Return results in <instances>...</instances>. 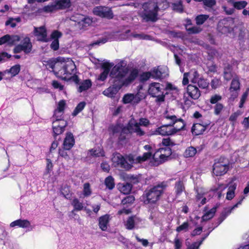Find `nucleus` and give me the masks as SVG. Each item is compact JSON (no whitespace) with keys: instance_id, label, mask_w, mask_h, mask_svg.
<instances>
[{"instance_id":"obj_1","label":"nucleus","mask_w":249,"mask_h":249,"mask_svg":"<svg viewBox=\"0 0 249 249\" xmlns=\"http://www.w3.org/2000/svg\"><path fill=\"white\" fill-rule=\"evenodd\" d=\"M127 73V70L121 64L115 65L112 69L110 75L112 77V86L106 89L103 94L108 97L112 98L118 92L121 88L126 83L124 76Z\"/></svg>"},{"instance_id":"obj_2","label":"nucleus","mask_w":249,"mask_h":249,"mask_svg":"<svg viewBox=\"0 0 249 249\" xmlns=\"http://www.w3.org/2000/svg\"><path fill=\"white\" fill-rule=\"evenodd\" d=\"M51 68L58 77L64 80H72L76 83L78 82V77L75 74L76 66L71 59H68L65 62H57Z\"/></svg>"},{"instance_id":"obj_3","label":"nucleus","mask_w":249,"mask_h":249,"mask_svg":"<svg viewBox=\"0 0 249 249\" xmlns=\"http://www.w3.org/2000/svg\"><path fill=\"white\" fill-rule=\"evenodd\" d=\"M142 9L139 15L143 20L146 22H155L158 20L159 11L157 5L152 0L144 3L142 5Z\"/></svg>"},{"instance_id":"obj_4","label":"nucleus","mask_w":249,"mask_h":249,"mask_svg":"<svg viewBox=\"0 0 249 249\" xmlns=\"http://www.w3.org/2000/svg\"><path fill=\"white\" fill-rule=\"evenodd\" d=\"M150 124L149 121L144 118H141L139 121L132 118L128 123L126 129L131 133H136L138 136L145 135V131L141 126L147 127Z\"/></svg>"},{"instance_id":"obj_5","label":"nucleus","mask_w":249,"mask_h":249,"mask_svg":"<svg viewBox=\"0 0 249 249\" xmlns=\"http://www.w3.org/2000/svg\"><path fill=\"white\" fill-rule=\"evenodd\" d=\"M166 187L165 183L162 182L145 191L144 195L148 203H155L160 198Z\"/></svg>"},{"instance_id":"obj_6","label":"nucleus","mask_w":249,"mask_h":249,"mask_svg":"<svg viewBox=\"0 0 249 249\" xmlns=\"http://www.w3.org/2000/svg\"><path fill=\"white\" fill-rule=\"evenodd\" d=\"M178 123L179 124V127L177 125L176 126L173 125L171 123L169 124L162 125L156 130L154 134L162 136L174 135L182 129L185 126L184 123L182 122L181 120H179Z\"/></svg>"},{"instance_id":"obj_7","label":"nucleus","mask_w":249,"mask_h":249,"mask_svg":"<svg viewBox=\"0 0 249 249\" xmlns=\"http://www.w3.org/2000/svg\"><path fill=\"white\" fill-rule=\"evenodd\" d=\"M164 87L160 83L153 82L149 84L148 93L153 97H156L158 102H163L164 100Z\"/></svg>"},{"instance_id":"obj_8","label":"nucleus","mask_w":249,"mask_h":249,"mask_svg":"<svg viewBox=\"0 0 249 249\" xmlns=\"http://www.w3.org/2000/svg\"><path fill=\"white\" fill-rule=\"evenodd\" d=\"M228 169V162L225 158L221 157L215 160L213 166V173L216 176L225 174L227 172Z\"/></svg>"},{"instance_id":"obj_9","label":"nucleus","mask_w":249,"mask_h":249,"mask_svg":"<svg viewBox=\"0 0 249 249\" xmlns=\"http://www.w3.org/2000/svg\"><path fill=\"white\" fill-rule=\"evenodd\" d=\"M233 27L234 20L232 18H225L219 22L217 30L223 34H227L233 31Z\"/></svg>"},{"instance_id":"obj_10","label":"nucleus","mask_w":249,"mask_h":249,"mask_svg":"<svg viewBox=\"0 0 249 249\" xmlns=\"http://www.w3.org/2000/svg\"><path fill=\"white\" fill-rule=\"evenodd\" d=\"M32 44L29 37H25L21 42V43L16 46L14 49L15 53H19L21 51H23L25 53H30L32 50Z\"/></svg>"},{"instance_id":"obj_11","label":"nucleus","mask_w":249,"mask_h":249,"mask_svg":"<svg viewBox=\"0 0 249 249\" xmlns=\"http://www.w3.org/2000/svg\"><path fill=\"white\" fill-rule=\"evenodd\" d=\"M94 15L102 18H112L113 13L110 8L105 6H97L93 9Z\"/></svg>"},{"instance_id":"obj_12","label":"nucleus","mask_w":249,"mask_h":249,"mask_svg":"<svg viewBox=\"0 0 249 249\" xmlns=\"http://www.w3.org/2000/svg\"><path fill=\"white\" fill-rule=\"evenodd\" d=\"M67 123L65 120H53L52 127L54 135L62 134L65 130Z\"/></svg>"},{"instance_id":"obj_13","label":"nucleus","mask_w":249,"mask_h":249,"mask_svg":"<svg viewBox=\"0 0 249 249\" xmlns=\"http://www.w3.org/2000/svg\"><path fill=\"white\" fill-rule=\"evenodd\" d=\"M112 161L115 166H120L127 170L131 168L130 164H128L124 158L119 153H116L113 155Z\"/></svg>"},{"instance_id":"obj_14","label":"nucleus","mask_w":249,"mask_h":249,"mask_svg":"<svg viewBox=\"0 0 249 249\" xmlns=\"http://www.w3.org/2000/svg\"><path fill=\"white\" fill-rule=\"evenodd\" d=\"M240 83L239 78L237 76L234 77L232 79L231 87L230 88V91L231 94V98L233 100L235 99L238 95V91L240 90Z\"/></svg>"},{"instance_id":"obj_15","label":"nucleus","mask_w":249,"mask_h":249,"mask_svg":"<svg viewBox=\"0 0 249 249\" xmlns=\"http://www.w3.org/2000/svg\"><path fill=\"white\" fill-rule=\"evenodd\" d=\"M191 82L193 83H197L198 87L202 89L208 87L209 83L206 79L199 77V74L196 71H194L192 74Z\"/></svg>"},{"instance_id":"obj_16","label":"nucleus","mask_w":249,"mask_h":249,"mask_svg":"<svg viewBox=\"0 0 249 249\" xmlns=\"http://www.w3.org/2000/svg\"><path fill=\"white\" fill-rule=\"evenodd\" d=\"M210 124L209 121L196 124L192 128V133L196 135H200L203 133Z\"/></svg>"},{"instance_id":"obj_17","label":"nucleus","mask_w":249,"mask_h":249,"mask_svg":"<svg viewBox=\"0 0 249 249\" xmlns=\"http://www.w3.org/2000/svg\"><path fill=\"white\" fill-rule=\"evenodd\" d=\"M34 35L37 37V40L43 42H47L48 39L47 37L46 30L44 27L34 28Z\"/></svg>"},{"instance_id":"obj_18","label":"nucleus","mask_w":249,"mask_h":249,"mask_svg":"<svg viewBox=\"0 0 249 249\" xmlns=\"http://www.w3.org/2000/svg\"><path fill=\"white\" fill-rule=\"evenodd\" d=\"M62 36V33L58 31H54L51 34V38L53 40L51 44V48L54 51H56L59 49V44L58 38Z\"/></svg>"},{"instance_id":"obj_19","label":"nucleus","mask_w":249,"mask_h":249,"mask_svg":"<svg viewBox=\"0 0 249 249\" xmlns=\"http://www.w3.org/2000/svg\"><path fill=\"white\" fill-rule=\"evenodd\" d=\"M113 65L108 62L104 63L102 65V68L103 69V72L100 74L98 80L104 81L105 80L108 74L110 69Z\"/></svg>"},{"instance_id":"obj_20","label":"nucleus","mask_w":249,"mask_h":249,"mask_svg":"<svg viewBox=\"0 0 249 249\" xmlns=\"http://www.w3.org/2000/svg\"><path fill=\"white\" fill-rule=\"evenodd\" d=\"M188 95L194 100L197 99L200 96V92L198 89L195 86L189 85L187 88Z\"/></svg>"},{"instance_id":"obj_21","label":"nucleus","mask_w":249,"mask_h":249,"mask_svg":"<svg viewBox=\"0 0 249 249\" xmlns=\"http://www.w3.org/2000/svg\"><path fill=\"white\" fill-rule=\"evenodd\" d=\"M141 100L139 94H134L132 93L126 94L124 95L123 101L124 104H128L133 102L134 103H138Z\"/></svg>"},{"instance_id":"obj_22","label":"nucleus","mask_w":249,"mask_h":249,"mask_svg":"<svg viewBox=\"0 0 249 249\" xmlns=\"http://www.w3.org/2000/svg\"><path fill=\"white\" fill-rule=\"evenodd\" d=\"M141 221V219L136 216L129 217L127 219L125 226L127 229L132 230Z\"/></svg>"},{"instance_id":"obj_23","label":"nucleus","mask_w":249,"mask_h":249,"mask_svg":"<svg viewBox=\"0 0 249 249\" xmlns=\"http://www.w3.org/2000/svg\"><path fill=\"white\" fill-rule=\"evenodd\" d=\"M75 141L73 135L67 133L63 142V147L65 150H70L73 146Z\"/></svg>"},{"instance_id":"obj_24","label":"nucleus","mask_w":249,"mask_h":249,"mask_svg":"<svg viewBox=\"0 0 249 249\" xmlns=\"http://www.w3.org/2000/svg\"><path fill=\"white\" fill-rule=\"evenodd\" d=\"M17 226L22 228L31 227V230L33 229V227L31 226L30 222L26 219H18L12 222L10 224L11 227H14Z\"/></svg>"},{"instance_id":"obj_25","label":"nucleus","mask_w":249,"mask_h":249,"mask_svg":"<svg viewBox=\"0 0 249 249\" xmlns=\"http://www.w3.org/2000/svg\"><path fill=\"white\" fill-rule=\"evenodd\" d=\"M153 159L154 160L153 164L156 166L161 164L167 160V159L163 156L159 150H158L153 155Z\"/></svg>"},{"instance_id":"obj_26","label":"nucleus","mask_w":249,"mask_h":249,"mask_svg":"<svg viewBox=\"0 0 249 249\" xmlns=\"http://www.w3.org/2000/svg\"><path fill=\"white\" fill-rule=\"evenodd\" d=\"M54 3L57 10L65 9L71 6L70 0H55Z\"/></svg>"},{"instance_id":"obj_27","label":"nucleus","mask_w":249,"mask_h":249,"mask_svg":"<svg viewBox=\"0 0 249 249\" xmlns=\"http://www.w3.org/2000/svg\"><path fill=\"white\" fill-rule=\"evenodd\" d=\"M228 3L232 5L234 9L241 10L244 9L248 4L245 0L235 1L234 0H228Z\"/></svg>"},{"instance_id":"obj_28","label":"nucleus","mask_w":249,"mask_h":249,"mask_svg":"<svg viewBox=\"0 0 249 249\" xmlns=\"http://www.w3.org/2000/svg\"><path fill=\"white\" fill-rule=\"evenodd\" d=\"M109 216L107 214H106L100 217L99 219V228L103 231H106L107 229V225L109 222Z\"/></svg>"},{"instance_id":"obj_29","label":"nucleus","mask_w":249,"mask_h":249,"mask_svg":"<svg viewBox=\"0 0 249 249\" xmlns=\"http://www.w3.org/2000/svg\"><path fill=\"white\" fill-rule=\"evenodd\" d=\"M117 186L119 190L124 194H128L132 189V185L129 183H119Z\"/></svg>"},{"instance_id":"obj_30","label":"nucleus","mask_w":249,"mask_h":249,"mask_svg":"<svg viewBox=\"0 0 249 249\" xmlns=\"http://www.w3.org/2000/svg\"><path fill=\"white\" fill-rule=\"evenodd\" d=\"M110 130L113 134H116L117 133H121L120 137L119 139L121 140H123L124 139V137L123 136V133H124L126 130L125 128H123L122 126L121 125L118 124L116 125H112L110 128Z\"/></svg>"},{"instance_id":"obj_31","label":"nucleus","mask_w":249,"mask_h":249,"mask_svg":"<svg viewBox=\"0 0 249 249\" xmlns=\"http://www.w3.org/2000/svg\"><path fill=\"white\" fill-rule=\"evenodd\" d=\"M20 70V67L19 65H16L13 67H12L9 70H6L4 71V73L5 74L7 73L10 74L11 75V77H14L17 75Z\"/></svg>"},{"instance_id":"obj_32","label":"nucleus","mask_w":249,"mask_h":249,"mask_svg":"<svg viewBox=\"0 0 249 249\" xmlns=\"http://www.w3.org/2000/svg\"><path fill=\"white\" fill-rule=\"evenodd\" d=\"M123 67H124L126 69L127 72H128L127 69L126 67H125L124 66H123ZM127 73H126V74L124 76V79L125 81H126V83L124 85H127L129 83H130L131 81H132L133 80H134L137 76L138 73L137 70H134L131 72L129 76L127 77H126V75Z\"/></svg>"},{"instance_id":"obj_33","label":"nucleus","mask_w":249,"mask_h":249,"mask_svg":"<svg viewBox=\"0 0 249 249\" xmlns=\"http://www.w3.org/2000/svg\"><path fill=\"white\" fill-rule=\"evenodd\" d=\"M152 1L157 5L158 11L160 9L164 10L169 6L168 3L166 0H153Z\"/></svg>"},{"instance_id":"obj_34","label":"nucleus","mask_w":249,"mask_h":249,"mask_svg":"<svg viewBox=\"0 0 249 249\" xmlns=\"http://www.w3.org/2000/svg\"><path fill=\"white\" fill-rule=\"evenodd\" d=\"M92 22V19L84 15L83 19L80 21L78 26L80 29H84L87 27L89 26Z\"/></svg>"},{"instance_id":"obj_35","label":"nucleus","mask_w":249,"mask_h":249,"mask_svg":"<svg viewBox=\"0 0 249 249\" xmlns=\"http://www.w3.org/2000/svg\"><path fill=\"white\" fill-rule=\"evenodd\" d=\"M216 208L213 207L206 213L202 217L203 221H207L212 218L216 212Z\"/></svg>"},{"instance_id":"obj_36","label":"nucleus","mask_w":249,"mask_h":249,"mask_svg":"<svg viewBox=\"0 0 249 249\" xmlns=\"http://www.w3.org/2000/svg\"><path fill=\"white\" fill-rule=\"evenodd\" d=\"M233 77V75L231 72V67L229 65H228L224 68V77L227 81H229Z\"/></svg>"},{"instance_id":"obj_37","label":"nucleus","mask_w":249,"mask_h":249,"mask_svg":"<svg viewBox=\"0 0 249 249\" xmlns=\"http://www.w3.org/2000/svg\"><path fill=\"white\" fill-rule=\"evenodd\" d=\"M165 118L169 121H171L172 124L174 126H176L177 125L178 126V127L179 126V124L178 123V122L179 120H181L182 122L184 123L182 119L179 118L177 119L176 116L175 115H170L169 114L165 115Z\"/></svg>"},{"instance_id":"obj_38","label":"nucleus","mask_w":249,"mask_h":249,"mask_svg":"<svg viewBox=\"0 0 249 249\" xmlns=\"http://www.w3.org/2000/svg\"><path fill=\"white\" fill-rule=\"evenodd\" d=\"M71 205L74 208V210L77 211L82 210L84 208V204L77 198H74L73 199L71 202Z\"/></svg>"},{"instance_id":"obj_39","label":"nucleus","mask_w":249,"mask_h":249,"mask_svg":"<svg viewBox=\"0 0 249 249\" xmlns=\"http://www.w3.org/2000/svg\"><path fill=\"white\" fill-rule=\"evenodd\" d=\"M91 86V82L89 80H86L81 83L78 88V91L81 92L89 89Z\"/></svg>"},{"instance_id":"obj_40","label":"nucleus","mask_w":249,"mask_h":249,"mask_svg":"<svg viewBox=\"0 0 249 249\" xmlns=\"http://www.w3.org/2000/svg\"><path fill=\"white\" fill-rule=\"evenodd\" d=\"M196 153V148L193 146H190L188 147L184 153V156L187 158L193 157Z\"/></svg>"},{"instance_id":"obj_41","label":"nucleus","mask_w":249,"mask_h":249,"mask_svg":"<svg viewBox=\"0 0 249 249\" xmlns=\"http://www.w3.org/2000/svg\"><path fill=\"white\" fill-rule=\"evenodd\" d=\"M21 19L20 18H9L5 22V25H10L12 28H14L17 25V23L20 22Z\"/></svg>"},{"instance_id":"obj_42","label":"nucleus","mask_w":249,"mask_h":249,"mask_svg":"<svg viewBox=\"0 0 249 249\" xmlns=\"http://www.w3.org/2000/svg\"><path fill=\"white\" fill-rule=\"evenodd\" d=\"M124 159L128 164H130L131 167H132V164L139 163L138 157H137L135 158L132 155H129L126 156V157L124 158Z\"/></svg>"},{"instance_id":"obj_43","label":"nucleus","mask_w":249,"mask_h":249,"mask_svg":"<svg viewBox=\"0 0 249 249\" xmlns=\"http://www.w3.org/2000/svg\"><path fill=\"white\" fill-rule=\"evenodd\" d=\"M184 190V185L181 181H178L175 185V192L177 196H179Z\"/></svg>"},{"instance_id":"obj_44","label":"nucleus","mask_w":249,"mask_h":249,"mask_svg":"<svg viewBox=\"0 0 249 249\" xmlns=\"http://www.w3.org/2000/svg\"><path fill=\"white\" fill-rule=\"evenodd\" d=\"M236 189V185L234 184L231 185L229 188V191L227 193L226 198L228 200L232 199L234 196V190Z\"/></svg>"},{"instance_id":"obj_45","label":"nucleus","mask_w":249,"mask_h":249,"mask_svg":"<svg viewBox=\"0 0 249 249\" xmlns=\"http://www.w3.org/2000/svg\"><path fill=\"white\" fill-rule=\"evenodd\" d=\"M209 16L208 15H200L197 16L196 18V23L197 25H201L207 20Z\"/></svg>"},{"instance_id":"obj_46","label":"nucleus","mask_w":249,"mask_h":249,"mask_svg":"<svg viewBox=\"0 0 249 249\" xmlns=\"http://www.w3.org/2000/svg\"><path fill=\"white\" fill-rule=\"evenodd\" d=\"M105 183L107 187L109 189H112L114 187L115 183L114 179L111 176H109L106 178Z\"/></svg>"},{"instance_id":"obj_47","label":"nucleus","mask_w":249,"mask_h":249,"mask_svg":"<svg viewBox=\"0 0 249 249\" xmlns=\"http://www.w3.org/2000/svg\"><path fill=\"white\" fill-rule=\"evenodd\" d=\"M224 108V105L221 103H217L213 107V112L216 115L221 114Z\"/></svg>"},{"instance_id":"obj_48","label":"nucleus","mask_w":249,"mask_h":249,"mask_svg":"<svg viewBox=\"0 0 249 249\" xmlns=\"http://www.w3.org/2000/svg\"><path fill=\"white\" fill-rule=\"evenodd\" d=\"M20 39V37L18 35H9L8 44L10 45H13L18 42Z\"/></svg>"},{"instance_id":"obj_49","label":"nucleus","mask_w":249,"mask_h":249,"mask_svg":"<svg viewBox=\"0 0 249 249\" xmlns=\"http://www.w3.org/2000/svg\"><path fill=\"white\" fill-rule=\"evenodd\" d=\"M86 103L84 102H80L76 106L73 112H72L73 116L77 115L79 112H80L85 107Z\"/></svg>"},{"instance_id":"obj_50","label":"nucleus","mask_w":249,"mask_h":249,"mask_svg":"<svg viewBox=\"0 0 249 249\" xmlns=\"http://www.w3.org/2000/svg\"><path fill=\"white\" fill-rule=\"evenodd\" d=\"M89 153L90 155L96 157L100 156L103 157L105 156L104 152L101 149L96 150L91 149L89 151Z\"/></svg>"},{"instance_id":"obj_51","label":"nucleus","mask_w":249,"mask_h":249,"mask_svg":"<svg viewBox=\"0 0 249 249\" xmlns=\"http://www.w3.org/2000/svg\"><path fill=\"white\" fill-rule=\"evenodd\" d=\"M150 72L153 78L158 79L162 76V73L158 68H154Z\"/></svg>"},{"instance_id":"obj_52","label":"nucleus","mask_w":249,"mask_h":249,"mask_svg":"<svg viewBox=\"0 0 249 249\" xmlns=\"http://www.w3.org/2000/svg\"><path fill=\"white\" fill-rule=\"evenodd\" d=\"M91 194V191L90 188V185L89 183L84 184L83 187V195L85 197L89 196Z\"/></svg>"},{"instance_id":"obj_53","label":"nucleus","mask_w":249,"mask_h":249,"mask_svg":"<svg viewBox=\"0 0 249 249\" xmlns=\"http://www.w3.org/2000/svg\"><path fill=\"white\" fill-rule=\"evenodd\" d=\"M222 96L219 94H214L211 96L210 98V102L212 104H216L218 102L221 101Z\"/></svg>"},{"instance_id":"obj_54","label":"nucleus","mask_w":249,"mask_h":249,"mask_svg":"<svg viewBox=\"0 0 249 249\" xmlns=\"http://www.w3.org/2000/svg\"><path fill=\"white\" fill-rule=\"evenodd\" d=\"M158 150L167 159L172 154L171 149L169 147L161 148Z\"/></svg>"},{"instance_id":"obj_55","label":"nucleus","mask_w":249,"mask_h":249,"mask_svg":"<svg viewBox=\"0 0 249 249\" xmlns=\"http://www.w3.org/2000/svg\"><path fill=\"white\" fill-rule=\"evenodd\" d=\"M83 16L84 15L82 14H75L71 17V20L77 22L78 25H79L80 21L82 20V19H83Z\"/></svg>"},{"instance_id":"obj_56","label":"nucleus","mask_w":249,"mask_h":249,"mask_svg":"<svg viewBox=\"0 0 249 249\" xmlns=\"http://www.w3.org/2000/svg\"><path fill=\"white\" fill-rule=\"evenodd\" d=\"M173 9L174 11L177 12L182 13L183 10L182 2L181 1H178V2L173 3Z\"/></svg>"},{"instance_id":"obj_57","label":"nucleus","mask_w":249,"mask_h":249,"mask_svg":"<svg viewBox=\"0 0 249 249\" xmlns=\"http://www.w3.org/2000/svg\"><path fill=\"white\" fill-rule=\"evenodd\" d=\"M150 78H152V73L150 71L145 72L140 75V80L142 82H144L148 80Z\"/></svg>"},{"instance_id":"obj_58","label":"nucleus","mask_w":249,"mask_h":249,"mask_svg":"<svg viewBox=\"0 0 249 249\" xmlns=\"http://www.w3.org/2000/svg\"><path fill=\"white\" fill-rule=\"evenodd\" d=\"M152 153L148 151L144 153L142 156H138L139 163L143 162L151 157Z\"/></svg>"},{"instance_id":"obj_59","label":"nucleus","mask_w":249,"mask_h":249,"mask_svg":"<svg viewBox=\"0 0 249 249\" xmlns=\"http://www.w3.org/2000/svg\"><path fill=\"white\" fill-rule=\"evenodd\" d=\"M243 113V112L240 110H237L236 112L232 113L229 117V121L234 122L237 118Z\"/></svg>"},{"instance_id":"obj_60","label":"nucleus","mask_w":249,"mask_h":249,"mask_svg":"<svg viewBox=\"0 0 249 249\" xmlns=\"http://www.w3.org/2000/svg\"><path fill=\"white\" fill-rule=\"evenodd\" d=\"M63 113L64 112L55 109L53 116V120H64L63 119Z\"/></svg>"},{"instance_id":"obj_61","label":"nucleus","mask_w":249,"mask_h":249,"mask_svg":"<svg viewBox=\"0 0 249 249\" xmlns=\"http://www.w3.org/2000/svg\"><path fill=\"white\" fill-rule=\"evenodd\" d=\"M216 0H203V3L205 7L212 8L216 4Z\"/></svg>"},{"instance_id":"obj_62","label":"nucleus","mask_w":249,"mask_h":249,"mask_svg":"<svg viewBox=\"0 0 249 249\" xmlns=\"http://www.w3.org/2000/svg\"><path fill=\"white\" fill-rule=\"evenodd\" d=\"M193 71H191L190 72H186L184 73L183 75V78L182 80V84L184 85H186L188 84L189 83V79L188 77H189L190 79L191 80V78L193 77L192 76V74Z\"/></svg>"},{"instance_id":"obj_63","label":"nucleus","mask_w":249,"mask_h":249,"mask_svg":"<svg viewBox=\"0 0 249 249\" xmlns=\"http://www.w3.org/2000/svg\"><path fill=\"white\" fill-rule=\"evenodd\" d=\"M135 200V198L133 196H129L125 197L122 200V203L123 205L132 203Z\"/></svg>"},{"instance_id":"obj_64","label":"nucleus","mask_w":249,"mask_h":249,"mask_svg":"<svg viewBox=\"0 0 249 249\" xmlns=\"http://www.w3.org/2000/svg\"><path fill=\"white\" fill-rule=\"evenodd\" d=\"M221 85L220 80L217 78L213 79L211 82L212 89H216Z\"/></svg>"}]
</instances>
